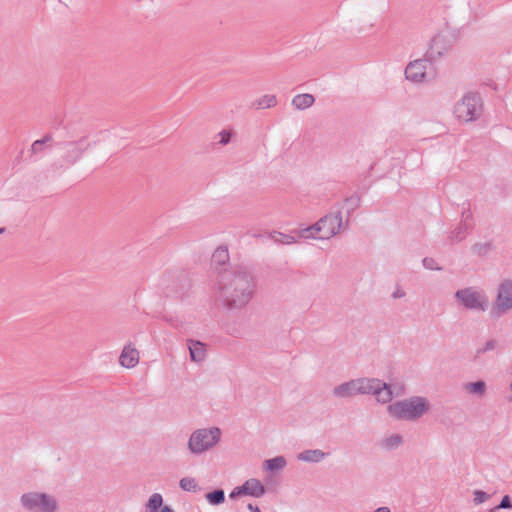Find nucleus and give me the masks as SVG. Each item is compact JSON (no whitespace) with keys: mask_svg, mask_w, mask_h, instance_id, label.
Returning a JSON list of instances; mask_svg holds the SVG:
<instances>
[{"mask_svg":"<svg viewBox=\"0 0 512 512\" xmlns=\"http://www.w3.org/2000/svg\"><path fill=\"white\" fill-rule=\"evenodd\" d=\"M473 495H474V499H473V502L475 505H479V504H482L484 503L485 501L489 500L490 499V495L482 490H475L473 492Z\"/></svg>","mask_w":512,"mask_h":512,"instance_id":"72a5a7b5","label":"nucleus"},{"mask_svg":"<svg viewBox=\"0 0 512 512\" xmlns=\"http://www.w3.org/2000/svg\"><path fill=\"white\" fill-rule=\"evenodd\" d=\"M497 346V341L494 340V339H490L488 340L485 345L481 348H478L475 352V355H474V360H477L478 358H480V356L488 351H492L496 348Z\"/></svg>","mask_w":512,"mask_h":512,"instance_id":"2f4dec72","label":"nucleus"},{"mask_svg":"<svg viewBox=\"0 0 512 512\" xmlns=\"http://www.w3.org/2000/svg\"><path fill=\"white\" fill-rule=\"evenodd\" d=\"M422 263H423V266L426 269H429V270H441V268L437 266V263H436L434 258L425 257L423 259Z\"/></svg>","mask_w":512,"mask_h":512,"instance_id":"e433bc0d","label":"nucleus"},{"mask_svg":"<svg viewBox=\"0 0 512 512\" xmlns=\"http://www.w3.org/2000/svg\"><path fill=\"white\" fill-rule=\"evenodd\" d=\"M53 141V137L51 134H46L42 139L36 140L31 145V154H39L44 150V146L47 143H51Z\"/></svg>","mask_w":512,"mask_h":512,"instance_id":"cd10ccee","label":"nucleus"},{"mask_svg":"<svg viewBox=\"0 0 512 512\" xmlns=\"http://www.w3.org/2000/svg\"><path fill=\"white\" fill-rule=\"evenodd\" d=\"M403 443V437L400 434H392L381 441V446L386 450H392Z\"/></svg>","mask_w":512,"mask_h":512,"instance_id":"4be33fe9","label":"nucleus"},{"mask_svg":"<svg viewBox=\"0 0 512 512\" xmlns=\"http://www.w3.org/2000/svg\"><path fill=\"white\" fill-rule=\"evenodd\" d=\"M229 260V253L227 248L219 247L217 248L212 255V263L217 265H224Z\"/></svg>","mask_w":512,"mask_h":512,"instance_id":"393cba45","label":"nucleus"},{"mask_svg":"<svg viewBox=\"0 0 512 512\" xmlns=\"http://www.w3.org/2000/svg\"><path fill=\"white\" fill-rule=\"evenodd\" d=\"M358 384V393L360 395H368L373 394V392H376L379 387H382L384 385V382L378 378H357Z\"/></svg>","mask_w":512,"mask_h":512,"instance_id":"f8f14e48","label":"nucleus"},{"mask_svg":"<svg viewBox=\"0 0 512 512\" xmlns=\"http://www.w3.org/2000/svg\"><path fill=\"white\" fill-rule=\"evenodd\" d=\"M179 486L182 490L188 492H196L200 489L198 483L192 477L182 478L179 482Z\"/></svg>","mask_w":512,"mask_h":512,"instance_id":"c85d7f7f","label":"nucleus"},{"mask_svg":"<svg viewBox=\"0 0 512 512\" xmlns=\"http://www.w3.org/2000/svg\"><path fill=\"white\" fill-rule=\"evenodd\" d=\"M512 310V280H502L496 288L495 299L490 309V316L493 319L508 314Z\"/></svg>","mask_w":512,"mask_h":512,"instance_id":"1a4fd4ad","label":"nucleus"},{"mask_svg":"<svg viewBox=\"0 0 512 512\" xmlns=\"http://www.w3.org/2000/svg\"><path fill=\"white\" fill-rule=\"evenodd\" d=\"M373 395H375L378 402L383 404L390 402L393 398L391 386L385 382L382 387H379L376 392H373Z\"/></svg>","mask_w":512,"mask_h":512,"instance_id":"aec40b11","label":"nucleus"},{"mask_svg":"<svg viewBox=\"0 0 512 512\" xmlns=\"http://www.w3.org/2000/svg\"><path fill=\"white\" fill-rule=\"evenodd\" d=\"M5 230L6 229L4 227L0 228V234H3L5 232Z\"/></svg>","mask_w":512,"mask_h":512,"instance_id":"c03bdc74","label":"nucleus"},{"mask_svg":"<svg viewBox=\"0 0 512 512\" xmlns=\"http://www.w3.org/2000/svg\"><path fill=\"white\" fill-rule=\"evenodd\" d=\"M233 134L234 133L232 130L224 129V130L220 131L217 134V137L219 138V141L217 144H219L221 146L227 145L231 141Z\"/></svg>","mask_w":512,"mask_h":512,"instance_id":"473e14b6","label":"nucleus"},{"mask_svg":"<svg viewBox=\"0 0 512 512\" xmlns=\"http://www.w3.org/2000/svg\"><path fill=\"white\" fill-rule=\"evenodd\" d=\"M286 464V459L283 456H277L264 461V467L268 471L282 470Z\"/></svg>","mask_w":512,"mask_h":512,"instance_id":"412c9836","label":"nucleus"},{"mask_svg":"<svg viewBox=\"0 0 512 512\" xmlns=\"http://www.w3.org/2000/svg\"><path fill=\"white\" fill-rule=\"evenodd\" d=\"M247 508L251 511V512H261V510L259 509L258 506H254L253 504L249 503Z\"/></svg>","mask_w":512,"mask_h":512,"instance_id":"a19ab883","label":"nucleus"},{"mask_svg":"<svg viewBox=\"0 0 512 512\" xmlns=\"http://www.w3.org/2000/svg\"><path fill=\"white\" fill-rule=\"evenodd\" d=\"M358 380L352 379L333 388L332 393L336 398H350L359 395L357 388Z\"/></svg>","mask_w":512,"mask_h":512,"instance_id":"9b49d317","label":"nucleus"},{"mask_svg":"<svg viewBox=\"0 0 512 512\" xmlns=\"http://www.w3.org/2000/svg\"><path fill=\"white\" fill-rule=\"evenodd\" d=\"M492 249H493V244L491 242H486V243L477 242L474 245H472V247H471V251L473 252V254H475L479 257L486 256Z\"/></svg>","mask_w":512,"mask_h":512,"instance_id":"bb28decb","label":"nucleus"},{"mask_svg":"<svg viewBox=\"0 0 512 512\" xmlns=\"http://www.w3.org/2000/svg\"><path fill=\"white\" fill-rule=\"evenodd\" d=\"M440 42V37H434L431 41V45L429 49L426 52V58L425 59H417L414 61H411L406 69H405V76L406 79L409 81H412L414 83H420L423 82L426 78V68H427V62L433 61L438 57H441L444 52L437 48V45Z\"/></svg>","mask_w":512,"mask_h":512,"instance_id":"20e7f679","label":"nucleus"},{"mask_svg":"<svg viewBox=\"0 0 512 512\" xmlns=\"http://www.w3.org/2000/svg\"><path fill=\"white\" fill-rule=\"evenodd\" d=\"M374 512H391L390 509L386 506L377 508Z\"/></svg>","mask_w":512,"mask_h":512,"instance_id":"79ce46f5","label":"nucleus"},{"mask_svg":"<svg viewBox=\"0 0 512 512\" xmlns=\"http://www.w3.org/2000/svg\"><path fill=\"white\" fill-rule=\"evenodd\" d=\"M221 436L218 427L198 429L194 431L188 441V448L193 454H201L215 446Z\"/></svg>","mask_w":512,"mask_h":512,"instance_id":"6e6552de","label":"nucleus"},{"mask_svg":"<svg viewBox=\"0 0 512 512\" xmlns=\"http://www.w3.org/2000/svg\"><path fill=\"white\" fill-rule=\"evenodd\" d=\"M276 104L277 99L275 95H264L254 103V106L256 109H265L274 107Z\"/></svg>","mask_w":512,"mask_h":512,"instance_id":"a878e982","label":"nucleus"},{"mask_svg":"<svg viewBox=\"0 0 512 512\" xmlns=\"http://www.w3.org/2000/svg\"><path fill=\"white\" fill-rule=\"evenodd\" d=\"M342 227L341 212L325 215L320 218L315 224L301 229L299 231L300 238H317V239H330L336 235Z\"/></svg>","mask_w":512,"mask_h":512,"instance_id":"7ed1b4c3","label":"nucleus"},{"mask_svg":"<svg viewBox=\"0 0 512 512\" xmlns=\"http://www.w3.org/2000/svg\"><path fill=\"white\" fill-rule=\"evenodd\" d=\"M20 505L27 512H58L57 499L43 492H26L20 497Z\"/></svg>","mask_w":512,"mask_h":512,"instance_id":"39448f33","label":"nucleus"},{"mask_svg":"<svg viewBox=\"0 0 512 512\" xmlns=\"http://www.w3.org/2000/svg\"><path fill=\"white\" fill-rule=\"evenodd\" d=\"M326 456H327V453L323 452L320 449H314V450L309 449V450H304V451L300 452L297 455V459L299 461H303V462L319 463Z\"/></svg>","mask_w":512,"mask_h":512,"instance_id":"dca6fc26","label":"nucleus"},{"mask_svg":"<svg viewBox=\"0 0 512 512\" xmlns=\"http://www.w3.org/2000/svg\"><path fill=\"white\" fill-rule=\"evenodd\" d=\"M483 111L481 96L475 92L466 93L455 105V117L465 123L477 120Z\"/></svg>","mask_w":512,"mask_h":512,"instance_id":"423d86ee","label":"nucleus"},{"mask_svg":"<svg viewBox=\"0 0 512 512\" xmlns=\"http://www.w3.org/2000/svg\"><path fill=\"white\" fill-rule=\"evenodd\" d=\"M119 361L123 367L133 368L139 361V353L130 345L125 346L119 357Z\"/></svg>","mask_w":512,"mask_h":512,"instance_id":"4468645a","label":"nucleus"},{"mask_svg":"<svg viewBox=\"0 0 512 512\" xmlns=\"http://www.w3.org/2000/svg\"><path fill=\"white\" fill-rule=\"evenodd\" d=\"M63 153L61 159L67 166L76 164L90 148V143L87 136H83L75 141H66L59 144Z\"/></svg>","mask_w":512,"mask_h":512,"instance_id":"9d476101","label":"nucleus"},{"mask_svg":"<svg viewBox=\"0 0 512 512\" xmlns=\"http://www.w3.org/2000/svg\"><path fill=\"white\" fill-rule=\"evenodd\" d=\"M205 498L211 505H220L225 501V492L223 489H215L207 493Z\"/></svg>","mask_w":512,"mask_h":512,"instance_id":"5701e85b","label":"nucleus"},{"mask_svg":"<svg viewBox=\"0 0 512 512\" xmlns=\"http://www.w3.org/2000/svg\"><path fill=\"white\" fill-rule=\"evenodd\" d=\"M454 296L466 310L485 312L489 307L487 294L472 286L457 290Z\"/></svg>","mask_w":512,"mask_h":512,"instance_id":"0eeeda50","label":"nucleus"},{"mask_svg":"<svg viewBox=\"0 0 512 512\" xmlns=\"http://www.w3.org/2000/svg\"><path fill=\"white\" fill-rule=\"evenodd\" d=\"M163 285L167 291V295L169 296L179 298L182 297V295L184 294L185 285L182 283L174 287L173 285L167 283V279H163Z\"/></svg>","mask_w":512,"mask_h":512,"instance_id":"c756f323","label":"nucleus"},{"mask_svg":"<svg viewBox=\"0 0 512 512\" xmlns=\"http://www.w3.org/2000/svg\"><path fill=\"white\" fill-rule=\"evenodd\" d=\"M474 225L466 224L464 222H459V224L452 229L448 234V240L451 244L454 242H461L470 234L473 230Z\"/></svg>","mask_w":512,"mask_h":512,"instance_id":"ddd939ff","label":"nucleus"},{"mask_svg":"<svg viewBox=\"0 0 512 512\" xmlns=\"http://www.w3.org/2000/svg\"><path fill=\"white\" fill-rule=\"evenodd\" d=\"M461 222H464L466 224H470V225H474L473 223V215H472V212L470 210V206L468 205L467 208H464L462 213H461Z\"/></svg>","mask_w":512,"mask_h":512,"instance_id":"c9c22d12","label":"nucleus"},{"mask_svg":"<svg viewBox=\"0 0 512 512\" xmlns=\"http://www.w3.org/2000/svg\"><path fill=\"white\" fill-rule=\"evenodd\" d=\"M271 238L274 240V242L276 243H280V244H293L296 242V239L294 236H291V235H288V234H284V233H281V232H274L273 234H271Z\"/></svg>","mask_w":512,"mask_h":512,"instance_id":"7c9ffc66","label":"nucleus"},{"mask_svg":"<svg viewBox=\"0 0 512 512\" xmlns=\"http://www.w3.org/2000/svg\"><path fill=\"white\" fill-rule=\"evenodd\" d=\"M242 495H245V493H244V490H243L242 485H241V486L235 487L232 490V492L229 494V497L231 499H236V498H238V497H240Z\"/></svg>","mask_w":512,"mask_h":512,"instance_id":"4c0bfd02","label":"nucleus"},{"mask_svg":"<svg viewBox=\"0 0 512 512\" xmlns=\"http://www.w3.org/2000/svg\"><path fill=\"white\" fill-rule=\"evenodd\" d=\"M190 358L194 362H201L205 358L206 349L200 341L189 340Z\"/></svg>","mask_w":512,"mask_h":512,"instance_id":"f3484780","label":"nucleus"},{"mask_svg":"<svg viewBox=\"0 0 512 512\" xmlns=\"http://www.w3.org/2000/svg\"><path fill=\"white\" fill-rule=\"evenodd\" d=\"M347 203H351V209L354 210L359 205V198H347Z\"/></svg>","mask_w":512,"mask_h":512,"instance_id":"58836bf2","label":"nucleus"},{"mask_svg":"<svg viewBox=\"0 0 512 512\" xmlns=\"http://www.w3.org/2000/svg\"><path fill=\"white\" fill-rule=\"evenodd\" d=\"M160 512H174V511L170 506H163V507H161Z\"/></svg>","mask_w":512,"mask_h":512,"instance_id":"37998d69","label":"nucleus"},{"mask_svg":"<svg viewBox=\"0 0 512 512\" xmlns=\"http://www.w3.org/2000/svg\"><path fill=\"white\" fill-rule=\"evenodd\" d=\"M393 298H402L405 296V292L403 290L397 289L393 294Z\"/></svg>","mask_w":512,"mask_h":512,"instance_id":"ea45409f","label":"nucleus"},{"mask_svg":"<svg viewBox=\"0 0 512 512\" xmlns=\"http://www.w3.org/2000/svg\"><path fill=\"white\" fill-rule=\"evenodd\" d=\"M512 508V503H511V499L508 495H505L502 500L500 501V503L495 506L494 508L490 509L489 512H495L496 510H499V509H510Z\"/></svg>","mask_w":512,"mask_h":512,"instance_id":"f704fd0d","label":"nucleus"},{"mask_svg":"<svg viewBox=\"0 0 512 512\" xmlns=\"http://www.w3.org/2000/svg\"><path fill=\"white\" fill-rule=\"evenodd\" d=\"M430 409L427 398L413 396L397 401L387 407L388 414L397 420L415 421L421 418Z\"/></svg>","mask_w":512,"mask_h":512,"instance_id":"f03ea898","label":"nucleus"},{"mask_svg":"<svg viewBox=\"0 0 512 512\" xmlns=\"http://www.w3.org/2000/svg\"><path fill=\"white\" fill-rule=\"evenodd\" d=\"M255 288L254 278L246 267H231L220 274L215 301L227 311L241 310L252 300Z\"/></svg>","mask_w":512,"mask_h":512,"instance_id":"f257e3e1","label":"nucleus"},{"mask_svg":"<svg viewBox=\"0 0 512 512\" xmlns=\"http://www.w3.org/2000/svg\"><path fill=\"white\" fill-rule=\"evenodd\" d=\"M242 488L244 490L245 495H249L256 498L262 497L266 492L264 485L258 479L255 478H251L245 481L244 484L242 485Z\"/></svg>","mask_w":512,"mask_h":512,"instance_id":"2eb2a0df","label":"nucleus"},{"mask_svg":"<svg viewBox=\"0 0 512 512\" xmlns=\"http://www.w3.org/2000/svg\"><path fill=\"white\" fill-rule=\"evenodd\" d=\"M315 102L312 94H298L292 99V105L298 110H304L311 107Z\"/></svg>","mask_w":512,"mask_h":512,"instance_id":"a211bd4d","label":"nucleus"},{"mask_svg":"<svg viewBox=\"0 0 512 512\" xmlns=\"http://www.w3.org/2000/svg\"><path fill=\"white\" fill-rule=\"evenodd\" d=\"M163 505V497L159 493H154L150 496L147 504H146V511L148 512H158V510Z\"/></svg>","mask_w":512,"mask_h":512,"instance_id":"b1692460","label":"nucleus"},{"mask_svg":"<svg viewBox=\"0 0 512 512\" xmlns=\"http://www.w3.org/2000/svg\"><path fill=\"white\" fill-rule=\"evenodd\" d=\"M486 383L483 380H478L476 382H468L464 384V390L472 395H477L479 397L484 396L486 392Z\"/></svg>","mask_w":512,"mask_h":512,"instance_id":"6ab92c4d","label":"nucleus"}]
</instances>
